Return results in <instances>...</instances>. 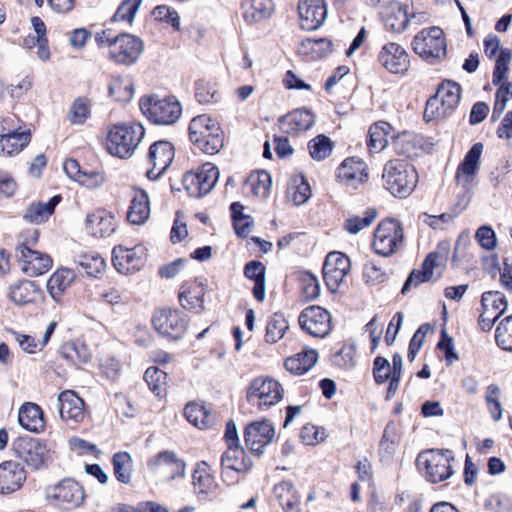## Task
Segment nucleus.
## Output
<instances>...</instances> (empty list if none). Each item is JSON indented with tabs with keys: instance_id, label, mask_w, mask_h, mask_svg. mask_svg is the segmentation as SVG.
Returning a JSON list of instances; mask_svg holds the SVG:
<instances>
[{
	"instance_id": "obj_47",
	"label": "nucleus",
	"mask_w": 512,
	"mask_h": 512,
	"mask_svg": "<svg viewBox=\"0 0 512 512\" xmlns=\"http://www.w3.org/2000/svg\"><path fill=\"white\" fill-rule=\"evenodd\" d=\"M457 105L448 104L445 100L431 97L424 110V119L429 122L438 118H445L451 115Z\"/></svg>"
},
{
	"instance_id": "obj_24",
	"label": "nucleus",
	"mask_w": 512,
	"mask_h": 512,
	"mask_svg": "<svg viewBox=\"0 0 512 512\" xmlns=\"http://www.w3.org/2000/svg\"><path fill=\"white\" fill-rule=\"evenodd\" d=\"M26 480L24 466L13 460L0 464V494L7 495L19 490Z\"/></svg>"
},
{
	"instance_id": "obj_50",
	"label": "nucleus",
	"mask_w": 512,
	"mask_h": 512,
	"mask_svg": "<svg viewBox=\"0 0 512 512\" xmlns=\"http://www.w3.org/2000/svg\"><path fill=\"white\" fill-rule=\"evenodd\" d=\"M409 24V17L406 8L401 4H396L390 8V12L385 18V25L393 32H402Z\"/></svg>"
},
{
	"instance_id": "obj_62",
	"label": "nucleus",
	"mask_w": 512,
	"mask_h": 512,
	"mask_svg": "<svg viewBox=\"0 0 512 512\" xmlns=\"http://www.w3.org/2000/svg\"><path fill=\"white\" fill-rule=\"evenodd\" d=\"M291 189L293 190L291 199L295 205H302L311 197L310 185L303 176H300L298 179H294V185Z\"/></svg>"
},
{
	"instance_id": "obj_52",
	"label": "nucleus",
	"mask_w": 512,
	"mask_h": 512,
	"mask_svg": "<svg viewBox=\"0 0 512 512\" xmlns=\"http://www.w3.org/2000/svg\"><path fill=\"white\" fill-rule=\"evenodd\" d=\"M79 266L90 277H97L105 269V260L96 253L83 254L79 256Z\"/></svg>"
},
{
	"instance_id": "obj_5",
	"label": "nucleus",
	"mask_w": 512,
	"mask_h": 512,
	"mask_svg": "<svg viewBox=\"0 0 512 512\" xmlns=\"http://www.w3.org/2000/svg\"><path fill=\"white\" fill-rule=\"evenodd\" d=\"M284 395V388L279 381L270 376H258L247 387L246 399L259 411H267L277 405Z\"/></svg>"
},
{
	"instance_id": "obj_29",
	"label": "nucleus",
	"mask_w": 512,
	"mask_h": 512,
	"mask_svg": "<svg viewBox=\"0 0 512 512\" xmlns=\"http://www.w3.org/2000/svg\"><path fill=\"white\" fill-rule=\"evenodd\" d=\"M315 123V117L307 109H296L279 120L280 129L287 134L309 130Z\"/></svg>"
},
{
	"instance_id": "obj_4",
	"label": "nucleus",
	"mask_w": 512,
	"mask_h": 512,
	"mask_svg": "<svg viewBox=\"0 0 512 512\" xmlns=\"http://www.w3.org/2000/svg\"><path fill=\"white\" fill-rule=\"evenodd\" d=\"M147 469L153 475L156 484H170L186 477V462L172 450H161L146 462Z\"/></svg>"
},
{
	"instance_id": "obj_17",
	"label": "nucleus",
	"mask_w": 512,
	"mask_h": 512,
	"mask_svg": "<svg viewBox=\"0 0 512 512\" xmlns=\"http://www.w3.org/2000/svg\"><path fill=\"white\" fill-rule=\"evenodd\" d=\"M112 262L119 273L126 275L137 272L145 265V248L143 246L127 248L117 245L112 251Z\"/></svg>"
},
{
	"instance_id": "obj_10",
	"label": "nucleus",
	"mask_w": 512,
	"mask_h": 512,
	"mask_svg": "<svg viewBox=\"0 0 512 512\" xmlns=\"http://www.w3.org/2000/svg\"><path fill=\"white\" fill-rule=\"evenodd\" d=\"M253 466L251 457L239 445L229 446L221 457V477L229 485L239 481Z\"/></svg>"
},
{
	"instance_id": "obj_48",
	"label": "nucleus",
	"mask_w": 512,
	"mask_h": 512,
	"mask_svg": "<svg viewBox=\"0 0 512 512\" xmlns=\"http://www.w3.org/2000/svg\"><path fill=\"white\" fill-rule=\"evenodd\" d=\"M482 309L491 314L501 316L508 307L505 296L499 291H487L481 297Z\"/></svg>"
},
{
	"instance_id": "obj_34",
	"label": "nucleus",
	"mask_w": 512,
	"mask_h": 512,
	"mask_svg": "<svg viewBox=\"0 0 512 512\" xmlns=\"http://www.w3.org/2000/svg\"><path fill=\"white\" fill-rule=\"evenodd\" d=\"M318 361V353L314 349H307L288 357L284 366L291 374L302 375L308 372Z\"/></svg>"
},
{
	"instance_id": "obj_30",
	"label": "nucleus",
	"mask_w": 512,
	"mask_h": 512,
	"mask_svg": "<svg viewBox=\"0 0 512 512\" xmlns=\"http://www.w3.org/2000/svg\"><path fill=\"white\" fill-rule=\"evenodd\" d=\"M205 287L202 282L194 280L182 285L179 293V301L184 309L200 313L203 308Z\"/></svg>"
},
{
	"instance_id": "obj_27",
	"label": "nucleus",
	"mask_w": 512,
	"mask_h": 512,
	"mask_svg": "<svg viewBox=\"0 0 512 512\" xmlns=\"http://www.w3.org/2000/svg\"><path fill=\"white\" fill-rule=\"evenodd\" d=\"M337 177L344 185L357 188L368 180L367 166L361 159L347 158L337 169Z\"/></svg>"
},
{
	"instance_id": "obj_61",
	"label": "nucleus",
	"mask_w": 512,
	"mask_h": 512,
	"mask_svg": "<svg viewBox=\"0 0 512 512\" xmlns=\"http://www.w3.org/2000/svg\"><path fill=\"white\" fill-rule=\"evenodd\" d=\"M142 0H125L118 7L112 20L113 21H128L132 23L136 12L138 11Z\"/></svg>"
},
{
	"instance_id": "obj_46",
	"label": "nucleus",
	"mask_w": 512,
	"mask_h": 512,
	"mask_svg": "<svg viewBox=\"0 0 512 512\" xmlns=\"http://www.w3.org/2000/svg\"><path fill=\"white\" fill-rule=\"evenodd\" d=\"M62 356L75 365L86 364L91 360V353L87 346L79 341H71L64 345Z\"/></svg>"
},
{
	"instance_id": "obj_54",
	"label": "nucleus",
	"mask_w": 512,
	"mask_h": 512,
	"mask_svg": "<svg viewBox=\"0 0 512 512\" xmlns=\"http://www.w3.org/2000/svg\"><path fill=\"white\" fill-rule=\"evenodd\" d=\"M332 142L325 135H318L308 143L310 156L317 161L324 160L332 152Z\"/></svg>"
},
{
	"instance_id": "obj_9",
	"label": "nucleus",
	"mask_w": 512,
	"mask_h": 512,
	"mask_svg": "<svg viewBox=\"0 0 512 512\" xmlns=\"http://www.w3.org/2000/svg\"><path fill=\"white\" fill-rule=\"evenodd\" d=\"M404 234L399 221L387 219L380 222L374 232L373 248L378 255L387 257L403 243Z\"/></svg>"
},
{
	"instance_id": "obj_40",
	"label": "nucleus",
	"mask_w": 512,
	"mask_h": 512,
	"mask_svg": "<svg viewBox=\"0 0 512 512\" xmlns=\"http://www.w3.org/2000/svg\"><path fill=\"white\" fill-rule=\"evenodd\" d=\"M186 419L199 429L210 428L214 423V416L202 404L197 402L188 403L184 410Z\"/></svg>"
},
{
	"instance_id": "obj_28",
	"label": "nucleus",
	"mask_w": 512,
	"mask_h": 512,
	"mask_svg": "<svg viewBox=\"0 0 512 512\" xmlns=\"http://www.w3.org/2000/svg\"><path fill=\"white\" fill-rule=\"evenodd\" d=\"M85 229L88 234L94 237H108L116 229L115 217L105 209H97L87 214Z\"/></svg>"
},
{
	"instance_id": "obj_55",
	"label": "nucleus",
	"mask_w": 512,
	"mask_h": 512,
	"mask_svg": "<svg viewBox=\"0 0 512 512\" xmlns=\"http://www.w3.org/2000/svg\"><path fill=\"white\" fill-rule=\"evenodd\" d=\"M90 114L89 101L84 98H77L72 103L67 118L74 125H82L90 117Z\"/></svg>"
},
{
	"instance_id": "obj_64",
	"label": "nucleus",
	"mask_w": 512,
	"mask_h": 512,
	"mask_svg": "<svg viewBox=\"0 0 512 512\" xmlns=\"http://www.w3.org/2000/svg\"><path fill=\"white\" fill-rule=\"evenodd\" d=\"M373 376L378 384L385 383L392 376V369L386 358L377 356L374 359Z\"/></svg>"
},
{
	"instance_id": "obj_59",
	"label": "nucleus",
	"mask_w": 512,
	"mask_h": 512,
	"mask_svg": "<svg viewBox=\"0 0 512 512\" xmlns=\"http://www.w3.org/2000/svg\"><path fill=\"white\" fill-rule=\"evenodd\" d=\"M167 374L157 367H149L144 373V379L156 395H160L167 383Z\"/></svg>"
},
{
	"instance_id": "obj_53",
	"label": "nucleus",
	"mask_w": 512,
	"mask_h": 512,
	"mask_svg": "<svg viewBox=\"0 0 512 512\" xmlns=\"http://www.w3.org/2000/svg\"><path fill=\"white\" fill-rule=\"evenodd\" d=\"M393 146L397 154L407 158L417 155L416 137L408 132H403L393 140Z\"/></svg>"
},
{
	"instance_id": "obj_41",
	"label": "nucleus",
	"mask_w": 512,
	"mask_h": 512,
	"mask_svg": "<svg viewBox=\"0 0 512 512\" xmlns=\"http://www.w3.org/2000/svg\"><path fill=\"white\" fill-rule=\"evenodd\" d=\"M31 139L30 131H12L0 138V150L7 155L18 153L26 147Z\"/></svg>"
},
{
	"instance_id": "obj_11",
	"label": "nucleus",
	"mask_w": 512,
	"mask_h": 512,
	"mask_svg": "<svg viewBox=\"0 0 512 512\" xmlns=\"http://www.w3.org/2000/svg\"><path fill=\"white\" fill-rule=\"evenodd\" d=\"M188 322L185 314L172 309H161L152 318L155 330L169 340L181 339L187 330Z\"/></svg>"
},
{
	"instance_id": "obj_57",
	"label": "nucleus",
	"mask_w": 512,
	"mask_h": 512,
	"mask_svg": "<svg viewBox=\"0 0 512 512\" xmlns=\"http://www.w3.org/2000/svg\"><path fill=\"white\" fill-rule=\"evenodd\" d=\"M432 97L458 106L461 98V86L453 81H445L438 87L436 94Z\"/></svg>"
},
{
	"instance_id": "obj_23",
	"label": "nucleus",
	"mask_w": 512,
	"mask_h": 512,
	"mask_svg": "<svg viewBox=\"0 0 512 512\" xmlns=\"http://www.w3.org/2000/svg\"><path fill=\"white\" fill-rule=\"evenodd\" d=\"M298 13L304 30L314 31L320 28L327 18L325 0H299Z\"/></svg>"
},
{
	"instance_id": "obj_19",
	"label": "nucleus",
	"mask_w": 512,
	"mask_h": 512,
	"mask_svg": "<svg viewBox=\"0 0 512 512\" xmlns=\"http://www.w3.org/2000/svg\"><path fill=\"white\" fill-rule=\"evenodd\" d=\"M483 151L482 143H475L464 156V159L458 165L455 180L466 193H468L475 183L476 174L480 168L479 162Z\"/></svg>"
},
{
	"instance_id": "obj_8",
	"label": "nucleus",
	"mask_w": 512,
	"mask_h": 512,
	"mask_svg": "<svg viewBox=\"0 0 512 512\" xmlns=\"http://www.w3.org/2000/svg\"><path fill=\"white\" fill-rule=\"evenodd\" d=\"M412 47L416 54L432 64L444 58L447 52L444 32L436 26L417 33Z\"/></svg>"
},
{
	"instance_id": "obj_20",
	"label": "nucleus",
	"mask_w": 512,
	"mask_h": 512,
	"mask_svg": "<svg viewBox=\"0 0 512 512\" xmlns=\"http://www.w3.org/2000/svg\"><path fill=\"white\" fill-rule=\"evenodd\" d=\"M274 436V426L268 419L252 422L244 431L246 446L258 455L263 453V449L273 441Z\"/></svg>"
},
{
	"instance_id": "obj_45",
	"label": "nucleus",
	"mask_w": 512,
	"mask_h": 512,
	"mask_svg": "<svg viewBox=\"0 0 512 512\" xmlns=\"http://www.w3.org/2000/svg\"><path fill=\"white\" fill-rule=\"evenodd\" d=\"M112 464L116 479L123 484L130 483L133 470L131 455L128 452H117L113 455Z\"/></svg>"
},
{
	"instance_id": "obj_25",
	"label": "nucleus",
	"mask_w": 512,
	"mask_h": 512,
	"mask_svg": "<svg viewBox=\"0 0 512 512\" xmlns=\"http://www.w3.org/2000/svg\"><path fill=\"white\" fill-rule=\"evenodd\" d=\"M60 417L66 423L76 425L85 417L84 401L73 391L66 390L58 397Z\"/></svg>"
},
{
	"instance_id": "obj_3",
	"label": "nucleus",
	"mask_w": 512,
	"mask_h": 512,
	"mask_svg": "<svg viewBox=\"0 0 512 512\" xmlns=\"http://www.w3.org/2000/svg\"><path fill=\"white\" fill-rule=\"evenodd\" d=\"M384 187L392 195L405 198L411 194L417 184L416 169L404 160H391L386 163L383 171Z\"/></svg>"
},
{
	"instance_id": "obj_15",
	"label": "nucleus",
	"mask_w": 512,
	"mask_h": 512,
	"mask_svg": "<svg viewBox=\"0 0 512 512\" xmlns=\"http://www.w3.org/2000/svg\"><path fill=\"white\" fill-rule=\"evenodd\" d=\"M12 447L17 457L35 470L42 467L48 457L46 446L35 438L19 437Z\"/></svg>"
},
{
	"instance_id": "obj_7",
	"label": "nucleus",
	"mask_w": 512,
	"mask_h": 512,
	"mask_svg": "<svg viewBox=\"0 0 512 512\" xmlns=\"http://www.w3.org/2000/svg\"><path fill=\"white\" fill-rule=\"evenodd\" d=\"M453 453L450 450H426L417 457V466L425 472V478L431 483L445 481L453 474L451 469Z\"/></svg>"
},
{
	"instance_id": "obj_31",
	"label": "nucleus",
	"mask_w": 512,
	"mask_h": 512,
	"mask_svg": "<svg viewBox=\"0 0 512 512\" xmlns=\"http://www.w3.org/2000/svg\"><path fill=\"white\" fill-rule=\"evenodd\" d=\"M19 425L31 432L40 433L44 430L45 421L41 407L32 402L22 404L18 411Z\"/></svg>"
},
{
	"instance_id": "obj_1",
	"label": "nucleus",
	"mask_w": 512,
	"mask_h": 512,
	"mask_svg": "<svg viewBox=\"0 0 512 512\" xmlns=\"http://www.w3.org/2000/svg\"><path fill=\"white\" fill-rule=\"evenodd\" d=\"M145 135L138 123L115 124L108 129L105 146L109 154L121 159L131 157Z\"/></svg>"
},
{
	"instance_id": "obj_35",
	"label": "nucleus",
	"mask_w": 512,
	"mask_h": 512,
	"mask_svg": "<svg viewBox=\"0 0 512 512\" xmlns=\"http://www.w3.org/2000/svg\"><path fill=\"white\" fill-rule=\"evenodd\" d=\"M265 270L264 264L256 260L246 263L244 267L245 277L254 281L253 296L259 302H263L266 297Z\"/></svg>"
},
{
	"instance_id": "obj_42",
	"label": "nucleus",
	"mask_w": 512,
	"mask_h": 512,
	"mask_svg": "<svg viewBox=\"0 0 512 512\" xmlns=\"http://www.w3.org/2000/svg\"><path fill=\"white\" fill-rule=\"evenodd\" d=\"M192 484L195 490L201 494L212 493L216 489L214 477L209 472V466L206 462H200L192 474Z\"/></svg>"
},
{
	"instance_id": "obj_12",
	"label": "nucleus",
	"mask_w": 512,
	"mask_h": 512,
	"mask_svg": "<svg viewBox=\"0 0 512 512\" xmlns=\"http://www.w3.org/2000/svg\"><path fill=\"white\" fill-rule=\"evenodd\" d=\"M350 269L351 262L347 255L339 251L328 253L323 265V278L332 293L338 291Z\"/></svg>"
},
{
	"instance_id": "obj_14",
	"label": "nucleus",
	"mask_w": 512,
	"mask_h": 512,
	"mask_svg": "<svg viewBox=\"0 0 512 512\" xmlns=\"http://www.w3.org/2000/svg\"><path fill=\"white\" fill-rule=\"evenodd\" d=\"M300 327L313 337L323 338L331 331V315L320 306H309L299 315Z\"/></svg>"
},
{
	"instance_id": "obj_21",
	"label": "nucleus",
	"mask_w": 512,
	"mask_h": 512,
	"mask_svg": "<svg viewBox=\"0 0 512 512\" xmlns=\"http://www.w3.org/2000/svg\"><path fill=\"white\" fill-rule=\"evenodd\" d=\"M377 59L382 67L394 74H403L408 71L410 66L407 51L395 42L384 44L378 53Z\"/></svg>"
},
{
	"instance_id": "obj_37",
	"label": "nucleus",
	"mask_w": 512,
	"mask_h": 512,
	"mask_svg": "<svg viewBox=\"0 0 512 512\" xmlns=\"http://www.w3.org/2000/svg\"><path fill=\"white\" fill-rule=\"evenodd\" d=\"M75 279V273L67 268L58 269L49 278L47 290L56 302H60L63 293Z\"/></svg>"
},
{
	"instance_id": "obj_43",
	"label": "nucleus",
	"mask_w": 512,
	"mask_h": 512,
	"mask_svg": "<svg viewBox=\"0 0 512 512\" xmlns=\"http://www.w3.org/2000/svg\"><path fill=\"white\" fill-rule=\"evenodd\" d=\"M110 96L120 102H129L134 95V83L130 76L114 77L108 88Z\"/></svg>"
},
{
	"instance_id": "obj_2",
	"label": "nucleus",
	"mask_w": 512,
	"mask_h": 512,
	"mask_svg": "<svg viewBox=\"0 0 512 512\" xmlns=\"http://www.w3.org/2000/svg\"><path fill=\"white\" fill-rule=\"evenodd\" d=\"M188 130L190 141L206 154H216L224 146L220 125L206 114L194 117Z\"/></svg>"
},
{
	"instance_id": "obj_22",
	"label": "nucleus",
	"mask_w": 512,
	"mask_h": 512,
	"mask_svg": "<svg viewBox=\"0 0 512 512\" xmlns=\"http://www.w3.org/2000/svg\"><path fill=\"white\" fill-rule=\"evenodd\" d=\"M173 159L174 147L170 142L157 141L152 144L147 156L152 168L147 170V177L151 180L158 179L171 165Z\"/></svg>"
},
{
	"instance_id": "obj_38",
	"label": "nucleus",
	"mask_w": 512,
	"mask_h": 512,
	"mask_svg": "<svg viewBox=\"0 0 512 512\" xmlns=\"http://www.w3.org/2000/svg\"><path fill=\"white\" fill-rule=\"evenodd\" d=\"M60 200L61 197L59 195H55L46 203H32L27 207L23 217L30 223L40 224L46 221L54 212V209Z\"/></svg>"
},
{
	"instance_id": "obj_39",
	"label": "nucleus",
	"mask_w": 512,
	"mask_h": 512,
	"mask_svg": "<svg viewBox=\"0 0 512 512\" xmlns=\"http://www.w3.org/2000/svg\"><path fill=\"white\" fill-rule=\"evenodd\" d=\"M392 126L385 121H379L368 130L367 146L371 152H380L388 145V137Z\"/></svg>"
},
{
	"instance_id": "obj_13",
	"label": "nucleus",
	"mask_w": 512,
	"mask_h": 512,
	"mask_svg": "<svg viewBox=\"0 0 512 512\" xmlns=\"http://www.w3.org/2000/svg\"><path fill=\"white\" fill-rule=\"evenodd\" d=\"M144 50L143 41L131 34H121L115 37L110 58L118 64H135Z\"/></svg>"
},
{
	"instance_id": "obj_6",
	"label": "nucleus",
	"mask_w": 512,
	"mask_h": 512,
	"mask_svg": "<svg viewBox=\"0 0 512 512\" xmlns=\"http://www.w3.org/2000/svg\"><path fill=\"white\" fill-rule=\"evenodd\" d=\"M139 105L142 113L158 125L174 124L182 113L181 105L175 97L143 96Z\"/></svg>"
},
{
	"instance_id": "obj_44",
	"label": "nucleus",
	"mask_w": 512,
	"mask_h": 512,
	"mask_svg": "<svg viewBox=\"0 0 512 512\" xmlns=\"http://www.w3.org/2000/svg\"><path fill=\"white\" fill-rule=\"evenodd\" d=\"M271 184L270 174L266 171H258L248 176L245 187L253 195L265 198L270 192Z\"/></svg>"
},
{
	"instance_id": "obj_58",
	"label": "nucleus",
	"mask_w": 512,
	"mask_h": 512,
	"mask_svg": "<svg viewBox=\"0 0 512 512\" xmlns=\"http://www.w3.org/2000/svg\"><path fill=\"white\" fill-rule=\"evenodd\" d=\"M202 185V190L208 194L216 185L219 178L218 168L211 164L205 163L196 171Z\"/></svg>"
},
{
	"instance_id": "obj_63",
	"label": "nucleus",
	"mask_w": 512,
	"mask_h": 512,
	"mask_svg": "<svg viewBox=\"0 0 512 512\" xmlns=\"http://www.w3.org/2000/svg\"><path fill=\"white\" fill-rule=\"evenodd\" d=\"M195 96L201 104H210L219 100L217 91L205 81H198L196 83Z\"/></svg>"
},
{
	"instance_id": "obj_51",
	"label": "nucleus",
	"mask_w": 512,
	"mask_h": 512,
	"mask_svg": "<svg viewBox=\"0 0 512 512\" xmlns=\"http://www.w3.org/2000/svg\"><path fill=\"white\" fill-rule=\"evenodd\" d=\"M495 341L502 350L512 352V315L505 317L497 325Z\"/></svg>"
},
{
	"instance_id": "obj_32",
	"label": "nucleus",
	"mask_w": 512,
	"mask_h": 512,
	"mask_svg": "<svg viewBox=\"0 0 512 512\" xmlns=\"http://www.w3.org/2000/svg\"><path fill=\"white\" fill-rule=\"evenodd\" d=\"M273 494L284 512H301V497L291 481L276 484Z\"/></svg>"
},
{
	"instance_id": "obj_36",
	"label": "nucleus",
	"mask_w": 512,
	"mask_h": 512,
	"mask_svg": "<svg viewBox=\"0 0 512 512\" xmlns=\"http://www.w3.org/2000/svg\"><path fill=\"white\" fill-rule=\"evenodd\" d=\"M9 296L15 304L27 305L39 298L40 289L34 282L22 280L11 285Z\"/></svg>"
},
{
	"instance_id": "obj_60",
	"label": "nucleus",
	"mask_w": 512,
	"mask_h": 512,
	"mask_svg": "<svg viewBox=\"0 0 512 512\" xmlns=\"http://www.w3.org/2000/svg\"><path fill=\"white\" fill-rule=\"evenodd\" d=\"M376 218V211L369 209L363 217L352 216L345 221V230L351 234H357L362 229L370 226Z\"/></svg>"
},
{
	"instance_id": "obj_16",
	"label": "nucleus",
	"mask_w": 512,
	"mask_h": 512,
	"mask_svg": "<svg viewBox=\"0 0 512 512\" xmlns=\"http://www.w3.org/2000/svg\"><path fill=\"white\" fill-rule=\"evenodd\" d=\"M47 496L57 501L63 509L78 508L84 503L85 499L82 486L72 479H65L48 488Z\"/></svg>"
},
{
	"instance_id": "obj_18",
	"label": "nucleus",
	"mask_w": 512,
	"mask_h": 512,
	"mask_svg": "<svg viewBox=\"0 0 512 512\" xmlns=\"http://www.w3.org/2000/svg\"><path fill=\"white\" fill-rule=\"evenodd\" d=\"M15 256L21 264V270L31 277L46 273L52 266L48 254L32 250L25 244L16 247Z\"/></svg>"
},
{
	"instance_id": "obj_56",
	"label": "nucleus",
	"mask_w": 512,
	"mask_h": 512,
	"mask_svg": "<svg viewBox=\"0 0 512 512\" xmlns=\"http://www.w3.org/2000/svg\"><path fill=\"white\" fill-rule=\"evenodd\" d=\"M511 59L512 51L509 48H501L497 55L493 71L492 83L495 86L499 85L504 80Z\"/></svg>"
},
{
	"instance_id": "obj_33",
	"label": "nucleus",
	"mask_w": 512,
	"mask_h": 512,
	"mask_svg": "<svg viewBox=\"0 0 512 512\" xmlns=\"http://www.w3.org/2000/svg\"><path fill=\"white\" fill-rule=\"evenodd\" d=\"M150 216V201L146 191L136 189L127 212V220L133 225L144 224Z\"/></svg>"
},
{
	"instance_id": "obj_26",
	"label": "nucleus",
	"mask_w": 512,
	"mask_h": 512,
	"mask_svg": "<svg viewBox=\"0 0 512 512\" xmlns=\"http://www.w3.org/2000/svg\"><path fill=\"white\" fill-rule=\"evenodd\" d=\"M240 11L246 24L255 25L272 17L275 4L273 0H242Z\"/></svg>"
},
{
	"instance_id": "obj_49",
	"label": "nucleus",
	"mask_w": 512,
	"mask_h": 512,
	"mask_svg": "<svg viewBox=\"0 0 512 512\" xmlns=\"http://www.w3.org/2000/svg\"><path fill=\"white\" fill-rule=\"evenodd\" d=\"M288 322L283 314L274 313L268 320L266 325L265 339L268 343H276L281 340L286 330Z\"/></svg>"
}]
</instances>
